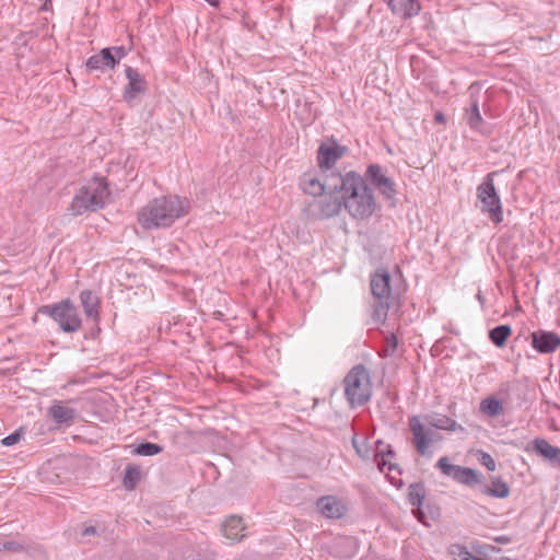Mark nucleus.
<instances>
[{
    "label": "nucleus",
    "instance_id": "29",
    "mask_svg": "<svg viewBox=\"0 0 560 560\" xmlns=\"http://www.w3.org/2000/svg\"><path fill=\"white\" fill-rule=\"evenodd\" d=\"M163 452V446L152 442H143L136 446L133 453L139 456H154Z\"/></svg>",
    "mask_w": 560,
    "mask_h": 560
},
{
    "label": "nucleus",
    "instance_id": "7",
    "mask_svg": "<svg viewBox=\"0 0 560 560\" xmlns=\"http://www.w3.org/2000/svg\"><path fill=\"white\" fill-rule=\"evenodd\" d=\"M366 184L378 191L392 207L397 205V185L393 178L386 175L384 167L380 164H370L362 176Z\"/></svg>",
    "mask_w": 560,
    "mask_h": 560
},
{
    "label": "nucleus",
    "instance_id": "37",
    "mask_svg": "<svg viewBox=\"0 0 560 560\" xmlns=\"http://www.w3.org/2000/svg\"><path fill=\"white\" fill-rule=\"evenodd\" d=\"M478 460L479 463L485 466L489 471H494L497 468L495 460L493 457L483 451H478Z\"/></svg>",
    "mask_w": 560,
    "mask_h": 560
},
{
    "label": "nucleus",
    "instance_id": "39",
    "mask_svg": "<svg viewBox=\"0 0 560 560\" xmlns=\"http://www.w3.org/2000/svg\"><path fill=\"white\" fill-rule=\"evenodd\" d=\"M22 438H23V429L20 428L18 430H15L14 432H12L11 434L3 438L1 440V444L4 446H12V445L18 444Z\"/></svg>",
    "mask_w": 560,
    "mask_h": 560
},
{
    "label": "nucleus",
    "instance_id": "43",
    "mask_svg": "<svg viewBox=\"0 0 560 560\" xmlns=\"http://www.w3.org/2000/svg\"><path fill=\"white\" fill-rule=\"evenodd\" d=\"M101 334V328L98 326V322H94L93 326L84 332L85 339H96Z\"/></svg>",
    "mask_w": 560,
    "mask_h": 560
},
{
    "label": "nucleus",
    "instance_id": "10",
    "mask_svg": "<svg viewBox=\"0 0 560 560\" xmlns=\"http://www.w3.org/2000/svg\"><path fill=\"white\" fill-rule=\"evenodd\" d=\"M125 74L128 79V83L124 88L122 98L128 105L133 106V102L140 95H144L147 93L148 82L137 69L130 66L125 67Z\"/></svg>",
    "mask_w": 560,
    "mask_h": 560
},
{
    "label": "nucleus",
    "instance_id": "35",
    "mask_svg": "<svg viewBox=\"0 0 560 560\" xmlns=\"http://www.w3.org/2000/svg\"><path fill=\"white\" fill-rule=\"evenodd\" d=\"M88 71H96L100 70L104 72L106 70V67L103 65V60L100 56V54L91 56L86 62H85Z\"/></svg>",
    "mask_w": 560,
    "mask_h": 560
},
{
    "label": "nucleus",
    "instance_id": "2",
    "mask_svg": "<svg viewBox=\"0 0 560 560\" xmlns=\"http://www.w3.org/2000/svg\"><path fill=\"white\" fill-rule=\"evenodd\" d=\"M370 287L375 299L373 318L384 323L389 310H398L400 307L402 288L400 285L394 287L392 275L383 268H378L371 276Z\"/></svg>",
    "mask_w": 560,
    "mask_h": 560
},
{
    "label": "nucleus",
    "instance_id": "34",
    "mask_svg": "<svg viewBox=\"0 0 560 560\" xmlns=\"http://www.w3.org/2000/svg\"><path fill=\"white\" fill-rule=\"evenodd\" d=\"M25 547L15 540H1L0 539V553L1 552H22Z\"/></svg>",
    "mask_w": 560,
    "mask_h": 560
},
{
    "label": "nucleus",
    "instance_id": "44",
    "mask_svg": "<svg viewBox=\"0 0 560 560\" xmlns=\"http://www.w3.org/2000/svg\"><path fill=\"white\" fill-rule=\"evenodd\" d=\"M424 506L425 509L428 510V513L427 516L429 515L431 520H436L440 517L441 515V512H440V509L435 505V504H432L430 502H424Z\"/></svg>",
    "mask_w": 560,
    "mask_h": 560
},
{
    "label": "nucleus",
    "instance_id": "15",
    "mask_svg": "<svg viewBox=\"0 0 560 560\" xmlns=\"http://www.w3.org/2000/svg\"><path fill=\"white\" fill-rule=\"evenodd\" d=\"M425 486L422 481L410 483L408 487V502L412 505V514L420 523H427V514L424 512Z\"/></svg>",
    "mask_w": 560,
    "mask_h": 560
},
{
    "label": "nucleus",
    "instance_id": "23",
    "mask_svg": "<svg viewBox=\"0 0 560 560\" xmlns=\"http://www.w3.org/2000/svg\"><path fill=\"white\" fill-rule=\"evenodd\" d=\"M244 530L245 525L243 520L237 515H231L222 525L223 536L229 539L231 544L241 541L245 537V534H243Z\"/></svg>",
    "mask_w": 560,
    "mask_h": 560
},
{
    "label": "nucleus",
    "instance_id": "38",
    "mask_svg": "<svg viewBox=\"0 0 560 560\" xmlns=\"http://www.w3.org/2000/svg\"><path fill=\"white\" fill-rule=\"evenodd\" d=\"M98 54L106 69H115V67L117 66V60H115L110 48L105 47Z\"/></svg>",
    "mask_w": 560,
    "mask_h": 560
},
{
    "label": "nucleus",
    "instance_id": "8",
    "mask_svg": "<svg viewBox=\"0 0 560 560\" xmlns=\"http://www.w3.org/2000/svg\"><path fill=\"white\" fill-rule=\"evenodd\" d=\"M409 430L412 434L411 443L417 453L421 456H430L429 447L433 442L439 441L442 436L434 433L421 422L420 416H411L408 419Z\"/></svg>",
    "mask_w": 560,
    "mask_h": 560
},
{
    "label": "nucleus",
    "instance_id": "17",
    "mask_svg": "<svg viewBox=\"0 0 560 560\" xmlns=\"http://www.w3.org/2000/svg\"><path fill=\"white\" fill-rule=\"evenodd\" d=\"M325 192L350 197V172L346 174L330 172L324 179Z\"/></svg>",
    "mask_w": 560,
    "mask_h": 560
},
{
    "label": "nucleus",
    "instance_id": "14",
    "mask_svg": "<svg viewBox=\"0 0 560 560\" xmlns=\"http://www.w3.org/2000/svg\"><path fill=\"white\" fill-rule=\"evenodd\" d=\"M526 451L534 452L553 468H560V448L550 444L546 439H534Z\"/></svg>",
    "mask_w": 560,
    "mask_h": 560
},
{
    "label": "nucleus",
    "instance_id": "22",
    "mask_svg": "<svg viewBox=\"0 0 560 560\" xmlns=\"http://www.w3.org/2000/svg\"><path fill=\"white\" fill-rule=\"evenodd\" d=\"M424 421V423L430 427L438 430H444V431H464V428L458 424L454 419L442 415V413H429L421 417Z\"/></svg>",
    "mask_w": 560,
    "mask_h": 560
},
{
    "label": "nucleus",
    "instance_id": "28",
    "mask_svg": "<svg viewBox=\"0 0 560 560\" xmlns=\"http://www.w3.org/2000/svg\"><path fill=\"white\" fill-rule=\"evenodd\" d=\"M141 479V469L139 466L129 464L125 468L122 485L127 490H133Z\"/></svg>",
    "mask_w": 560,
    "mask_h": 560
},
{
    "label": "nucleus",
    "instance_id": "32",
    "mask_svg": "<svg viewBox=\"0 0 560 560\" xmlns=\"http://www.w3.org/2000/svg\"><path fill=\"white\" fill-rule=\"evenodd\" d=\"M305 191L312 196L323 195L325 192L324 182H320L317 178L308 179L305 186Z\"/></svg>",
    "mask_w": 560,
    "mask_h": 560
},
{
    "label": "nucleus",
    "instance_id": "24",
    "mask_svg": "<svg viewBox=\"0 0 560 560\" xmlns=\"http://www.w3.org/2000/svg\"><path fill=\"white\" fill-rule=\"evenodd\" d=\"M80 302L84 310V314L88 318H92L94 322L100 320V299L91 290H82L80 292Z\"/></svg>",
    "mask_w": 560,
    "mask_h": 560
},
{
    "label": "nucleus",
    "instance_id": "26",
    "mask_svg": "<svg viewBox=\"0 0 560 560\" xmlns=\"http://www.w3.org/2000/svg\"><path fill=\"white\" fill-rule=\"evenodd\" d=\"M511 335L512 328L508 324L498 325L488 332L490 341L498 348H503Z\"/></svg>",
    "mask_w": 560,
    "mask_h": 560
},
{
    "label": "nucleus",
    "instance_id": "40",
    "mask_svg": "<svg viewBox=\"0 0 560 560\" xmlns=\"http://www.w3.org/2000/svg\"><path fill=\"white\" fill-rule=\"evenodd\" d=\"M373 460L376 462L377 468L381 472H384L385 468H387L389 471L397 470L399 474H401V470L398 468L397 464L389 463L383 457L373 458Z\"/></svg>",
    "mask_w": 560,
    "mask_h": 560
},
{
    "label": "nucleus",
    "instance_id": "4",
    "mask_svg": "<svg viewBox=\"0 0 560 560\" xmlns=\"http://www.w3.org/2000/svg\"><path fill=\"white\" fill-rule=\"evenodd\" d=\"M42 315L51 318L59 328L67 334L78 331L82 326L78 307L70 299L54 304H46L38 308Z\"/></svg>",
    "mask_w": 560,
    "mask_h": 560
},
{
    "label": "nucleus",
    "instance_id": "19",
    "mask_svg": "<svg viewBox=\"0 0 560 560\" xmlns=\"http://www.w3.org/2000/svg\"><path fill=\"white\" fill-rule=\"evenodd\" d=\"M47 413L59 427H69L74 422L77 410L65 406L61 401L56 400L48 408Z\"/></svg>",
    "mask_w": 560,
    "mask_h": 560
},
{
    "label": "nucleus",
    "instance_id": "13",
    "mask_svg": "<svg viewBox=\"0 0 560 560\" xmlns=\"http://www.w3.org/2000/svg\"><path fill=\"white\" fill-rule=\"evenodd\" d=\"M349 200L350 197H347L346 195L339 196L334 194H326V197L322 201L315 203V206L318 208L317 217L319 219L331 218L338 214L342 208L350 211Z\"/></svg>",
    "mask_w": 560,
    "mask_h": 560
},
{
    "label": "nucleus",
    "instance_id": "21",
    "mask_svg": "<svg viewBox=\"0 0 560 560\" xmlns=\"http://www.w3.org/2000/svg\"><path fill=\"white\" fill-rule=\"evenodd\" d=\"M479 492L491 498L505 499L510 495L511 489L500 476H490V485L481 483Z\"/></svg>",
    "mask_w": 560,
    "mask_h": 560
},
{
    "label": "nucleus",
    "instance_id": "11",
    "mask_svg": "<svg viewBox=\"0 0 560 560\" xmlns=\"http://www.w3.org/2000/svg\"><path fill=\"white\" fill-rule=\"evenodd\" d=\"M346 152L347 147L338 144L334 139L327 142H322L317 149L318 167L324 173L330 171L336 162L346 154Z\"/></svg>",
    "mask_w": 560,
    "mask_h": 560
},
{
    "label": "nucleus",
    "instance_id": "6",
    "mask_svg": "<svg viewBox=\"0 0 560 560\" xmlns=\"http://www.w3.org/2000/svg\"><path fill=\"white\" fill-rule=\"evenodd\" d=\"M352 218L365 220L381 209L373 189L366 184L362 175L352 171Z\"/></svg>",
    "mask_w": 560,
    "mask_h": 560
},
{
    "label": "nucleus",
    "instance_id": "3",
    "mask_svg": "<svg viewBox=\"0 0 560 560\" xmlns=\"http://www.w3.org/2000/svg\"><path fill=\"white\" fill-rule=\"evenodd\" d=\"M108 195L109 190L105 178L94 177L74 195L68 211L73 217L82 215L85 212H95L104 208V199Z\"/></svg>",
    "mask_w": 560,
    "mask_h": 560
},
{
    "label": "nucleus",
    "instance_id": "42",
    "mask_svg": "<svg viewBox=\"0 0 560 560\" xmlns=\"http://www.w3.org/2000/svg\"><path fill=\"white\" fill-rule=\"evenodd\" d=\"M109 48L115 60H117V65L120 62L122 58H125L128 55V50L124 46H114Z\"/></svg>",
    "mask_w": 560,
    "mask_h": 560
},
{
    "label": "nucleus",
    "instance_id": "31",
    "mask_svg": "<svg viewBox=\"0 0 560 560\" xmlns=\"http://www.w3.org/2000/svg\"><path fill=\"white\" fill-rule=\"evenodd\" d=\"M398 347V338L394 332L385 336L382 347L381 357H392L395 354Z\"/></svg>",
    "mask_w": 560,
    "mask_h": 560
},
{
    "label": "nucleus",
    "instance_id": "18",
    "mask_svg": "<svg viewBox=\"0 0 560 560\" xmlns=\"http://www.w3.org/2000/svg\"><path fill=\"white\" fill-rule=\"evenodd\" d=\"M316 506L327 518H339L347 512V506L332 495L319 498L316 502Z\"/></svg>",
    "mask_w": 560,
    "mask_h": 560
},
{
    "label": "nucleus",
    "instance_id": "36",
    "mask_svg": "<svg viewBox=\"0 0 560 560\" xmlns=\"http://www.w3.org/2000/svg\"><path fill=\"white\" fill-rule=\"evenodd\" d=\"M376 444L378 445V450L374 452V458L377 457H395L396 453L390 444L384 445L382 441H377Z\"/></svg>",
    "mask_w": 560,
    "mask_h": 560
},
{
    "label": "nucleus",
    "instance_id": "27",
    "mask_svg": "<svg viewBox=\"0 0 560 560\" xmlns=\"http://www.w3.org/2000/svg\"><path fill=\"white\" fill-rule=\"evenodd\" d=\"M479 410L490 418H495L503 412L502 400L495 396H489L480 401Z\"/></svg>",
    "mask_w": 560,
    "mask_h": 560
},
{
    "label": "nucleus",
    "instance_id": "9",
    "mask_svg": "<svg viewBox=\"0 0 560 560\" xmlns=\"http://www.w3.org/2000/svg\"><path fill=\"white\" fill-rule=\"evenodd\" d=\"M372 396L370 371L363 364L352 366V406L365 405Z\"/></svg>",
    "mask_w": 560,
    "mask_h": 560
},
{
    "label": "nucleus",
    "instance_id": "47",
    "mask_svg": "<svg viewBox=\"0 0 560 560\" xmlns=\"http://www.w3.org/2000/svg\"><path fill=\"white\" fill-rule=\"evenodd\" d=\"M494 541L499 542V544H502V545H506V544L511 542V538L509 536L503 535V536L495 537Z\"/></svg>",
    "mask_w": 560,
    "mask_h": 560
},
{
    "label": "nucleus",
    "instance_id": "16",
    "mask_svg": "<svg viewBox=\"0 0 560 560\" xmlns=\"http://www.w3.org/2000/svg\"><path fill=\"white\" fill-rule=\"evenodd\" d=\"M464 118L469 128L481 136L489 137L493 131V126L482 118L477 98L471 100L470 107L465 110Z\"/></svg>",
    "mask_w": 560,
    "mask_h": 560
},
{
    "label": "nucleus",
    "instance_id": "1",
    "mask_svg": "<svg viewBox=\"0 0 560 560\" xmlns=\"http://www.w3.org/2000/svg\"><path fill=\"white\" fill-rule=\"evenodd\" d=\"M189 211V201L178 196L154 198L138 211V222L144 230L165 229Z\"/></svg>",
    "mask_w": 560,
    "mask_h": 560
},
{
    "label": "nucleus",
    "instance_id": "20",
    "mask_svg": "<svg viewBox=\"0 0 560 560\" xmlns=\"http://www.w3.org/2000/svg\"><path fill=\"white\" fill-rule=\"evenodd\" d=\"M390 11L402 19H410L420 12L418 0H383Z\"/></svg>",
    "mask_w": 560,
    "mask_h": 560
},
{
    "label": "nucleus",
    "instance_id": "46",
    "mask_svg": "<svg viewBox=\"0 0 560 560\" xmlns=\"http://www.w3.org/2000/svg\"><path fill=\"white\" fill-rule=\"evenodd\" d=\"M97 534V529L95 526H86L83 528V530L81 532V536L82 537H86V536H94Z\"/></svg>",
    "mask_w": 560,
    "mask_h": 560
},
{
    "label": "nucleus",
    "instance_id": "48",
    "mask_svg": "<svg viewBox=\"0 0 560 560\" xmlns=\"http://www.w3.org/2000/svg\"><path fill=\"white\" fill-rule=\"evenodd\" d=\"M434 120L438 121V122H445L444 114L441 113V112L435 113Z\"/></svg>",
    "mask_w": 560,
    "mask_h": 560
},
{
    "label": "nucleus",
    "instance_id": "25",
    "mask_svg": "<svg viewBox=\"0 0 560 560\" xmlns=\"http://www.w3.org/2000/svg\"><path fill=\"white\" fill-rule=\"evenodd\" d=\"M453 480L468 487H474L483 483L485 476L474 468L458 466L456 472H454Z\"/></svg>",
    "mask_w": 560,
    "mask_h": 560
},
{
    "label": "nucleus",
    "instance_id": "41",
    "mask_svg": "<svg viewBox=\"0 0 560 560\" xmlns=\"http://www.w3.org/2000/svg\"><path fill=\"white\" fill-rule=\"evenodd\" d=\"M451 553L453 555L455 560H464L466 558L465 553H470L468 549L459 544H454L451 546Z\"/></svg>",
    "mask_w": 560,
    "mask_h": 560
},
{
    "label": "nucleus",
    "instance_id": "5",
    "mask_svg": "<svg viewBox=\"0 0 560 560\" xmlns=\"http://www.w3.org/2000/svg\"><path fill=\"white\" fill-rule=\"evenodd\" d=\"M495 175L497 172L487 174L477 186L478 203L476 207L481 213L487 214L494 224H499L503 221V208L493 182Z\"/></svg>",
    "mask_w": 560,
    "mask_h": 560
},
{
    "label": "nucleus",
    "instance_id": "12",
    "mask_svg": "<svg viewBox=\"0 0 560 560\" xmlns=\"http://www.w3.org/2000/svg\"><path fill=\"white\" fill-rule=\"evenodd\" d=\"M530 346L540 354H549L560 347V335L555 331L538 329L530 332Z\"/></svg>",
    "mask_w": 560,
    "mask_h": 560
},
{
    "label": "nucleus",
    "instance_id": "45",
    "mask_svg": "<svg viewBox=\"0 0 560 560\" xmlns=\"http://www.w3.org/2000/svg\"><path fill=\"white\" fill-rule=\"evenodd\" d=\"M342 385H343V395H345V398L346 400L350 404V395H351V392H350V372H348L343 380H342Z\"/></svg>",
    "mask_w": 560,
    "mask_h": 560
},
{
    "label": "nucleus",
    "instance_id": "30",
    "mask_svg": "<svg viewBox=\"0 0 560 560\" xmlns=\"http://www.w3.org/2000/svg\"><path fill=\"white\" fill-rule=\"evenodd\" d=\"M352 448L362 459L374 458L375 450L369 445L365 441L359 443L355 439V433L352 434Z\"/></svg>",
    "mask_w": 560,
    "mask_h": 560
},
{
    "label": "nucleus",
    "instance_id": "33",
    "mask_svg": "<svg viewBox=\"0 0 560 560\" xmlns=\"http://www.w3.org/2000/svg\"><path fill=\"white\" fill-rule=\"evenodd\" d=\"M436 467L440 468L445 476L454 479V472H456L458 465L451 464L448 458L443 456L438 460Z\"/></svg>",
    "mask_w": 560,
    "mask_h": 560
}]
</instances>
